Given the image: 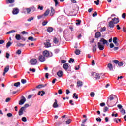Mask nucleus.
Masks as SVG:
<instances>
[{
	"instance_id": "603ef678",
	"label": "nucleus",
	"mask_w": 126,
	"mask_h": 126,
	"mask_svg": "<svg viewBox=\"0 0 126 126\" xmlns=\"http://www.w3.org/2000/svg\"><path fill=\"white\" fill-rule=\"evenodd\" d=\"M96 120L97 121V122H102V119L100 118V117L96 118Z\"/></svg>"
},
{
	"instance_id": "20e7f679",
	"label": "nucleus",
	"mask_w": 126,
	"mask_h": 126,
	"mask_svg": "<svg viewBox=\"0 0 126 126\" xmlns=\"http://www.w3.org/2000/svg\"><path fill=\"white\" fill-rule=\"evenodd\" d=\"M92 76H94V78H95V79H100V77H101V75L98 73H92Z\"/></svg>"
},
{
	"instance_id": "7ed1b4c3",
	"label": "nucleus",
	"mask_w": 126,
	"mask_h": 126,
	"mask_svg": "<svg viewBox=\"0 0 126 126\" xmlns=\"http://www.w3.org/2000/svg\"><path fill=\"white\" fill-rule=\"evenodd\" d=\"M43 55L44 57H52L53 56V53L52 52H49L47 50H45L43 52Z\"/></svg>"
},
{
	"instance_id": "aec40b11",
	"label": "nucleus",
	"mask_w": 126,
	"mask_h": 126,
	"mask_svg": "<svg viewBox=\"0 0 126 126\" xmlns=\"http://www.w3.org/2000/svg\"><path fill=\"white\" fill-rule=\"evenodd\" d=\"M57 74L59 77H62L63 74V72L62 71L60 70L57 72Z\"/></svg>"
},
{
	"instance_id": "cd10ccee",
	"label": "nucleus",
	"mask_w": 126,
	"mask_h": 126,
	"mask_svg": "<svg viewBox=\"0 0 126 126\" xmlns=\"http://www.w3.org/2000/svg\"><path fill=\"white\" fill-rule=\"evenodd\" d=\"M97 47V44H95V45L93 46V53H95L97 51V48H96Z\"/></svg>"
},
{
	"instance_id": "72a5a7b5",
	"label": "nucleus",
	"mask_w": 126,
	"mask_h": 126,
	"mask_svg": "<svg viewBox=\"0 0 126 126\" xmlns=\"http://www.w3.org/2000/svg\"><path fill=\"white\" fill-rule=\"evenodd\" d=\"M17 46H18V47H24V46H25V44H23L19 42L17 44Z\"/></svg>"
},
{
	"instance_id": "a19ab883",
	"label": "nucleus",
	"mask_w": 126,
	"mask_h": 126,
	"mask_svg": "<svg viewBox=\"0 0 126 126\" xmlns=\"http://www.w3.org/2000/svg\"><path fill=\"white\" fill-rule=\"evenodd\" d=\"M22 122H27V119H26V117H23L22 118Z\"/></svg>"
},
{
	"instance_id": "ddd939ff",
	"label": "nucleus",
	"mask_w": 126,
	"mask_h": 126,
	"mask_svg": "<svg viewBox=\"0 0 126 126\" xmlns=\"http://www.w3.org/2000/svg\"><path fill=\"white\" fill-rule=\"evenodd\" d=\"M101 37V32H96L95 34V38L98 39Z\"/></svg>"
},
{
	"instance_id": "bb28decb",
	"label": "nucleus",
	"mask_w": 126,
	"mask_h": 126,
	"mask_svg": "<svg viewBox=\"0 0 126 126\" xmlns=\"http://www.w3.org/2000/svg\"><path fill=\"white\" fill-rule=\"evenodd\" d=\"M44 45L46 48H50V47H51V43H50V42H47L46 43H45Z\"/></svg>"
},
{
	"instance_id": "4468645a",
	"label": "nucleus",
	"mask_w": 126,
	"mask_h": 126,
	"mask_svg": "<svg viewBox=\"0 0 126 126\" xmlns=\"http://www.w3.org/2000/svg\"><path fill=\"white\" fill-rule=\"evenodd\" d=\"M112 20L113 21L114 24H118V23H119V22H120V21L119 20V18H114L112 19Z\"/></svg>"
},
{
	"instance_id": "f3484780",
	"label": "nucleus",
	"mask_w": 126,
	"mask_h": 126,
	"mask_svg": "<svg viewBox=\"0 0 126 126\" xmlns=\"http://www.w3.org/2000/svg\"><path fill=\"white\" fill-rule=\"evenodd\" d=\"M99 42H100V43H103V45H105L106 44H108V40L104 39V38H101L100 39V40L99 41Z\"/></svg>"
},
{
	"instance_id": "ea45409f",
	"label": "nucleus",
	"mask_w": 126,
	"mask_h": 126,
	"mask_svg": "<svg viewBox=\"0 0 126 126\" xmlns=\"http://www.w3.org/2000/svg\"><path fill=\"white\" fill-rule=\"evenodd\" d=\"M106 27H104L103 28H101L100 29V32H104V31H106Z\"/></svg>"
},
{
	"instance_id": "6ab92c4d",
	"label": "nucleus",
	"mask_w": 126,
	"mask_h": 126,
	"mask_svg": "<svg viewBox=\"0 0 126 126\" xmlns=\"http://www.w3.org/2000/svg\"><path fill=\"white\" fill-rule=\"evenodd\" d=\"M49 13H50V9H48L45 11L43 15V16L47 17L48 15H49Z\"/></svg>"
},
{
	"instance_id": "a878e982",
	"label": "nucleus",
	"mask_w": 126,
	"mask_h": 126,
	"mask_svg": "<svg viewBox=\"0 0 126 126\" xmlns=\"http://www.w3.org/2000/svg\"><path fill=\"white\" fill-rule=\"evenodd\" d=\"M53 43H54V44H59V39L56 37H54L53 38Z\"/></svg>"
},
{
	"instance_id": "c756f323",
	"label": "nucleus",
	"mask_w": 126,
	"mask_h": 126,
	"mask_svg": "<svg viewBox=\"0 0 126 126\" xmlns=\"http://www.w3.org/2000/svg\"><path fill=\"white\" fill-rule=\"evenodd\" d=\"M74 53L77 55H80V50H79V49H76Z\"/></svg>"
},
{
	"instance_id": "6e6d98bb",
	"label": "nucleus",
	"mask_w": 126,
	"mask_h": 126,
	"mask_svg": "<svg viewBox=\"0 0 126 126\" xmlns=\"http://www.w3.org/2000/svg\"><path fill=\"white\" fill-rule=\"evenodd\" d=\"M69 103L71 104V106H74V104L73 103V101L72 100H70L69 101Z\"/></svg>"
},
{
	"instance_id": "09e8293b",
	"label": "nucleus",
	"mask_w": 126,
	"mask_h": 126,
	"mask_svg": "<svg viewBox=\"0 0 126 126\" xmlns=\"http://www.w3.org/2000/svg\"><path fill=\"white\" fill-rule=\"evenodd\" d=\"M7 116L8 117V118H11V117H12V114L10 113H9L8 114H7Z\"/></svg>"
},
{
	"instance_id": "0e129e2a",
	"label": "nucleus",
	"mask_w": 126,
	"mask_h": 126,
	"mask_svg": "<svg viewBox=\"0 0 126 126\" xmlns=\"http://www.w3.org/2000/svg\"><path fill=\"white\" fill-rule=\"evenodd\" d=\"M58 93L59 94H63V91L62 89H60L58 90Z\"/></svg>"
},
{
	"instance_id": "dca6fc26",
	"label": "nucleus",
	"mask_w": 126,
	"mask_h": 126,
	"mask_svg": "<svg viewBox=\"0 0 126 126\" xmlns=\"http://www.w3.org/2000/svg\"><path fill=\"white\" fill-rule=\"evenodd\" d=\"M53 108H59V104H58V100L57 99H55V102L53 105Z\"/></svg>"
},
{
	"instance_id": "f03ea898",
	"label": "nucleus",
	"mask_w": 126,
	"mask_h": 126,
	"mask_svg": "<svg viewBox=\"0 0 126 126\" xmlns=\"http://www.w3.org/2000/svg\"><path fill=\"white\" fill-rule=\"evenodd\" d=\"M112 63H114L115 64H118V66H123L124 63L123 62H120L118 60H112Z\"/></svg>"
},
{
	"instance_id": "e433bc0d",
	"label": "nucleus",
	"mask_w": 126,
	"mask_h": 126,
	"mask_svg": "<svg viewBox=\"0 0 126 126\" xmlns=\"http://www.w3.org/2000/svg\"><path fill=\"white\" fill-rule=\"evenodd\" d=\"M109 111V108L108 107H105L103 109L104 113H106V112H108Z\"/></svg>"
},
{
	"instance_id": "473e14b6",
	"label": "nucleus",
	"mask_w": 126,
	"mask_h": 126,
	"mask_svg": "<svg viewBox=\"0 0 126 126\" xmlns=\"http://www.w3.org/2000/svg\"><path fill=\"white\" fill-rule=\"evenodd\" d=\"M72 121V120H71V119H69L67 121H65L66 124L69 125V124H70V123H71Z\"/></svg>"
},
{
	"instance_id": "b1692460",
	"label": "nucleus",
	"mask_w": 126,
	"mask_h": 126,
	"mask_svg": "<svg viewBox=\"0 0 126 126\" xmlns=\"http://www.w3.org/2000/svg\"><path fill=\"white\" fill-rule=\"evenodd\" d=\"M44 94H45V91H41L38 92V95H40L41 97H43V96H44Z\"/></svg>"
},
{
	"instance_id": "774afa93",
	"label": "nucleus",
	"mask_w": 126,
	"mask_h": 126,
	"mask_svg": "<svg viewBox=\"0 0 126 126\" xmlns=\"http://www.w3.org/2000/svg\"><path fill=\"white\" fill-rule=\"evenodd\" d=\"M28 107H29V104H25L24 108L25 109V108H28Z\"/></svg>"
},
{
	"instance_id": "c9c22d12",
	"label": "nucleus",
	"mask_w": 126,
	"mask_h": 126,
	"mask_svg": "<svg viewBox=\"0 0 126 126\" xmlns=\"http://www.w3.org/2000/svg\"><path fill=\"white\" fill-rule=\"evenodd\" d=\"M76 21L77 22L76 23V25H80V23H81V20H76Z\"/></svg>"
},
{
	"instance_id": "f704fd0d",
	"label": "nucleus",
	"mask_w": 126,
	"mask_h": 126,
	"mask_svg": "<svg viewBox=\"0 0 126 126\" xmlns=\"http://www.w3.org/2000/svg\"><path fill=\"white\" fill-rule=\"evenodd\" d=\"M73 98H75V99H78V94H76V93H74L73 95Z\"/></svg>"
},
{
	"instance_id": "3c124183",
	"label": "nucleus",
	"mask_w": 126,
	"mask_h": 126,
	"mask_svg": "<svg viewBox=\"0 0 126 126\" xmlns=\"http://www.w3.org/2000/svg\"><path fill=\"white\" fill-rule=\"evenodd\" d=\"M30 71H32V72H36V69L35 68H30L29 69Z\"/></svg>"
},
{
	"instance_id": "37998d69",
	"label": "nucleus",
	"mask_w": 126,
	"mask_h": 126,
	"mask_svg": "<svg viewBox=\"0 0 126 126\" xmlns=\"http://www.w3.org/2000/svg\"><path fill=\"white\" fill-rule=\"evenodd\" d=\"M21 83L23 84H25V83H26V82H27V81H26V79H22L21 80Z\"/></svg>"
},
{
	"instance_id": "79ce46f5",
	"label": "nucleus",
	"mask_w": 126,
	"mask_h": 126,
	"mask_svg": "<svg viewBox=\"0 0 126 126\" xmlns=\"http://www.w3.org/2000/svg\"><path fill=\"white\" fill-rule=\"evenodd\" d=\"M34 20V17H32L29 18L27 20V21H29V22H30L32 21V20Z\"/></svg>"
},
{
	"instance_id": "052dcab7",
	"label": "nucleus",
	"mask_w": 126,
	"mask_h": 126,
	"mask_svg": "<svg viewBox=\"0 0 126 126\" xmlns=\"http://www.w3.org/2000/svg\"><path fill=\"white\" fill-rule=\"evenodd\" d=\"M16 54H18V55H20V54H21V51L20 50H18L16 52Z\"/></svg>"
},
{
	"instance_id": "9b49d317",
	"label": "nucleus",
	"mask_w": 126,
	"mask_h": 126,
	"mask_svg": "<svg viewBox=\"0 0 126 126\" xmlns=\"http://www.w3.org/2000/svg\"><path fill=\"white\" fill-rule=\"evenodd\" d=\"M51 12H50V16H53L56 13V11H55V9H54V7H51Z\"/></svg>"
},
{
	"instance_id": "39448f33",
	"label": "nucleus",
	"mask_w": 126,
	"mask_h": 126,
	"mask_svg": "<svg viewBox=\"0 0 126 126\" xmlns=\"http://www.w3.org/2000/svg\"><path fill=\"white\" fill-rule=\"evenodd\" d=\"M30 63L32 65H36L37 63H38V60L35 58H33L30 60Z\"/></svg>"
},
{
	"instance_id": "f8f14e48",
	"label": "nucleus",
	"mask_w": 126,
	"mask_h": 126,
	"mask_svg": "<svg viewBox=\"0 0 126 126\" xmlns=\"http://www.w3.org/2000/svg\"><path fill=\"white\" fill-rule=\"evenodd\" d=\"M24 110H25L24 109V107H21L20 110H19V116H22V115L23 114V111H24Z\"/></svg>"
},
{
	"instance_id": "c03bdc74",
	"label": "nucleus",
	"mask_w": 126,
	"mask_h": 126,
	"mask_svg": "<svg viewBox=\"0 0 126 126\" xmlns=\"http://www.w3.org/2000/svg\"><path fill=\"white\" fill-rule=\"evenodd\" d=\"M68 62L70 63H74V59L73 58H70L69 60L68 61Z\"/></svg>"
},
{
	"instance_id": "4c0bfd02",
	"label": "nucleus",
	"mask_w": 126,
	"mask_h": 126,
	"mask_svg": "<svg viewBox=\"0 0 126 126\" xmlns=\"http://www.w3.org/2000/svg\"><path fill=\"white\" fill-rule=\"evenodd\" d=\"M28 40L33 41H34V37H33L32 36H30L28 37Z\"/></svg>"
},
{
	"instance_id": "13d9d810",
	"label": "nucleus",
	"mask_w": 126,
	"mask_h": 126,
	"mask_svg": "<svg viewBox=\"0 0 126 126\" xmlns=\"http://www.w3.org/2000/svg\"><path fill=\"white\" fill-rule=\"evenodd\" d=\"M42 85H39L36 86V88H42L44 87V86H42Z\"/></svg>"
},
{
	"instance_id": "5701e85b",
	"label": "nucleus",
	"mask_w": 126,
	"mask_h": 126,
	"mask_svg": "<svg viewBox=\"0 0 126 126\" xmlns=\"http://www.w3.org/2000/svg\"><path fill=\"white\" fill-rule=\"evenodd\" d=\"M53 30H54V29L51 27H48L47 29V31L48 33H52V32H53Z\"/></svg>"
},
{
	"instance_id": "412c9836",
	"label": "nucleus",
	"mask_w": 126,
	"mask_h": 126,
	"mask_svg": "<svg viewBox=\"0 0 126 126\" xmlns=\"http://www.w3.org/2000/svg\"><path fill=\"white\" fill-rule=\"evenodd\" d=\"M19 12V10H18L17 8H14L13 9V10L12 11L13 14H17Z\"/></svg>"
},
{
	"instance_id": "58836bf2",
	"label": "nucleus",
	"mask_w": 126,
	"mask_h": 126,
	"mask_svg": "<svg viewBox=\"0 0 126 126\" xmlns=\"http://www.w3.org/2000/svg\"><path fill=\"white\" fill-rule=\"evenodd\" d=\"M120 112L122 114V115H125L126 114V111L125 110V109H124V108H122Z\"/></svg>"
},
{
	"instance_id": "8fccbe9b",
	"label": "nucleus",
	"mask_w": 126,
	"mask_h": 126,
	"mask_svg": "<svg viewBox=\"0 0 126 126\" xmlns=\"http://www.w3.org/2000/svg\"><path fill=\"white\" fill-rule=\"evenodd\" d=\"M43 8L44 7H43V6H40V5L38 6V9H40V10H43Z\"/></svg>"
},
{
	"instance_id": "5fc2aeb1",
	"label": "nucleus",
	"mask_w": 126,
	"mask_h": 126,
	"mask_svg": "<svg viewBox=\"0 0 126 126\" xmlns=\"http://www.w3.org/2000/svg\"><path fill=\"white\" fill-rule=\"evenodd\" d=\"M114 100V97H113L112 95H110L109 96V101H113Z\"/></svg>"
},
{
	"instance_id": "6e6552de",
	"label": "nucleus",
	"mask_w": 126,
	"mask_h": 126,
	"mask_svg": "<svg viewBox=\"0 0 126 126\" xmlns=\"http://www.w3.org/2000/svg\"><path fill=\"white\" fill-rule=\"evenodd\" d=\"M108 27H110V28H114L115 27V24L112 20L108 22Z\"/></svg>"
},
{
	"instance_id": "e2e57ef3",
	"label": "nucleus",
	"mask_w": 126,
	"mask_h": 126,
	"mask_svg": "<svg viewBox=\"0 0 126 126\" xmlns=\"http://www.w3.org/2000/svg\"><path fill=\"white\" fill-rule=\"evenodd\" d=\"M44 16L43 15L37 16L38 19H41Z\"/></svg>"
},
{
	"instance_id": "f257e3e1",
	"label": "nucleus",
	"mask_w": 126,
	"mask_h": 126,
	"mask_svg": "<svg viewBox=\"0 0 126 126\" xmlns=\"http://www.w3.org/2000/svg\"><path fill=\"white\" fill-rule=\"evenodd\" d=\"M27 13L29 14L30 13H33L34 11H36V8L34 6H31L30 8H26Z\"/></svg>"
},
{
	"instance_id": "1a4fd4ad",
	"label": "nucleus",
	"mask_w": 126,
	"mask_h": 126,
	"mask_svg": "<svg viewBox=\"0 0 126 126\" xmlns=\"http://www.w3.org/2000/svg\"><path fill=\"white\" fill-rule=\"evenodd\" d=\"M118 38L117 37H114L113 39V43L115 44V46H119V42H118Z\"/></svg>"
},
{
	"instance_id": "de8ad7c7",
	"label": "nucleus",
	"mask_w": 126,
	"mask_h": 126,
	"mask_svg": "<svg viewBox=\"0 0 126 126\" xmlns=\"http://www.w3.org/2000/svg\"><path fill=\"white\" fill-rule=\"evenodd\" d=\"M47 24H48V21H44V22L42 23V25H43V26H45V25H47Z\"/></svg>"
},
{
	"instance_id": "c85d7f7f",
	"label": "nucleus",
	"mask_w": 126,
	"mask_h": 126,
	"mask_svg": "<svg viewBox=\"0 0 126 126\" xmlns=\"http://www.w3.org/2000/svg\"><path fill=\"white\" fill-rule=\"evenodd\" d=\"M14 86H15V87H19V86H20V82H18L15 83L14 84Z\"/></svg>"
},
{
	"instance_id": "0eeeda50",
	"label": "nucleus",
	"mask_w": 126,
	"mask_h": 126,
	"mask_svg": "<svg viewBox=\"0 0 126 126\" xmlns=\"http://www.w3.org/2000/svg\"><path fill=\"white\" fill-rule=\"evenodd\" d=\"M22 97L23 98V99H21L19 101V105H23V104H24V103H25V102L26 101V99L25 98V97H24V96H22Z\"/></svg>"
},
{
	"instance_id": "423d86ee",
	"label": "nucleus",
	"mask_w": 126,
	"mask_h": 126,
	"mask_svg": "<svg viewBox=\"0 0 126 126\" xmlns=\"http://www.w3.org/2000/svg\"><path fill=\"white\" fill-rule=\"evenodd\" d=\"M97 46H98V49L100 51H103V50H104V49H105V46H104L103 45H102V43H101V42H98Z\"/></svg>"
},
{
	"instance_id": "864d4df0",
	"label": "nucleus",
	"mask_w": 126,
	"mask_h": 126,
	"mask_svg": "<svg viewBox=\"0 0 126 126\" xmlns=\"http://www.w3.org/2000/svg\"><path fill=\"white\" fill-rule=\"evenodd\" d=\"M109 47H110V48H113L115 47V45L113 43H110Z\"/></svg>"
},
{
	"instance_id": "4be33fe9",
	"label": "nucleus",
	"mask_w": 126,
	"mask_h": 126,
	"mask_svg": "<svg viewBox=\"0 0 126 126\" xmlns=\"http://www.w3.org/2000/svg\"><path fill=\"white\" fill-rule=\"evenodd\" d=\"M68 63H65L63 65V68L65 69L66 71H67V69H68Z\"/></svg>"
},
{
	"instance_id": "680f3d73",
	"label": "nucleus",
	"mask_w": 126,
	"mask_h": 126,
	"mask_svg": "<svg viewBox=\"0 0 126 126\" xmlns=\"http://www.w3.org/2000/svg\"><path fill=\"white\" fill-rule=\"evenodd\" d=\"M33 96V94H30L28 96V99H31V98Z\"/></svg>"
},
{
	"instance_id": "7c9ffc66",
	"label": "nucleus",
	"mask_w": 126,
	"mask_h": 126,
	"mask_svg": "<svg viewBox=\"0 0 126 126\" xmlns=\"http://www.w3.org/2000/svg\"><path fill=\"white\" fill-rule=\"evenodd\" d=\"M9 70V66L7 65V66H6L5 67V68L4 69V71L5 72H7V71H8Z\"/></svg>"
},
{
	"instance_id": "69168bd1",
	"label": "nucleus",
	"mask_w": 126,
	"mask_h": 126,
	"mask_svg": "<svg viewBox=\"0 0 126 126\" xmlns=\"http://www.w3.org/2000/svg\"><path fill=\"white\" fill-rule=\"evenodd\" d=\"M105 102H103L100 104V106L101 107H105Z\"/></svg>"
},
{
	"instance_id": "bf43d9fd",
	"label": "nucleus",
	"mask_w": 126,
	"mask_h": 126,
	"mask_svg": "<svg viewBox=\"0 0 126 126\" xmlns=\"http://www.w3.org/2000/svg\"><path fill=\"white\" fill-rule=\"evenodd\" d=\"M9 56H10L9 53H6V58L7 59H9Z\"/></svg>"
},
{
	"instance_id": "49530a36",
	"label": "nucleus",
	"mask_w": 126,
	"mask_h": 126,
	"mask_svg": "<svg viewBox=\"0 0 126 126\" xmlns=\"http://www.w3.org/2000/svg\"><path fill=\"white\" fill-rule=\"evenodd\" d=\"M90 96H91V97H94L95 96V93H94V92H91Z\"/></svg>"
},
{
	"instance_id": "2eb2a0df",
	"label": "nucleus",
	"mask_w": 126,
	"mask_h": 126,
	"mask_svg": "<svg viewBox=\"0 0 126 126\" xmlns=\"http://www.w3.org/2000/svg\"><path fill=\"white\" fill-rule=\"evenodd\" d=\"M107 67L110 70L113 71L114 70V67L113 66V64H111V63H109L107 65Z\"/></svg>"
},
{
	"instance_id": "a211bd4d",
	"label": "nucleus",
	"mask_w": 126,
	"mask_h": 126,
	"mask_svg": "<svg viewBox=\"0 0 126 126\" xmlns=\"http://www.w3.org/2000/svg\"><path fill=\"white\" fill-rule=\"evenodd\" d=\"M83 85V83L81 81H78L77 82V86L78 87H81Z\"/></svg>"
},
{
	"instance_id": "4d7b16f0",
	"label": "nucleus",
	"mask_w": 126,
	"mask_h": 126,
	"mask_svg": "<svg viewBox=\"0 0 126 126\" xmlns=\"http://www.w3.org/2000/svg\"><path fill=\"white\" fill-rule=\"evenodd\" d=\"M9 3H13L14 2V0H8Z\"/></svg>"
},
{
	"instance_id": "393cba45",
	"label": "nucleus",
	"mask_w": 126,
	"mask_h": 126,
	"mask_svg": "<svg viewBox=\"0 0 126 126\" xmlns=\"http://www.w3.org/2000/svg\"><path fill=\"white\" fill-rule=\"evenodd\" d=\"M15 39L17 41H19V40H21V37L20 36V35L16 34L15 36Z\"/></svg>"
},
{
	"instance_id": "a18cd8bd",
	"label": "nucleus",
	"mask_w": 126,
	"mask_h": 126,
	"mask_svg": "<svg viewBox=\"0 0 126 126\" xmlns=\"http://www.w3.org/2000/svg\"><path fill=\"white\" fill-rule=\"evenodd\" d=\"M94 3H95L96 5H99V3H100V0H97V1H94Z\"/></svg>"
},
{
	"instance_id": "338daca9",
	"label": "nucleus",
	"mask_w": 126,
	"mask_h": 126,
	"mask_svg": "<svg viewBox=\"0 0 126 126\" xmlns=\"http://www.w3.org/2000/svg\"><path fill=\"white\" fill-rule=\"evenodd\" d=\"M117 107H118V108H119V109H122V108H123V106H122V105H121V104H118V105H117Z\"/></svg>"
},
{
	"instance_id": "9d476101",
	"label": "nucleus",
	"mask_w": 126,
	"mask_h": 126,
	"mask_svg": "<svg viewBox=\"0 0 126 126\" xmlns=\"http://www.w3.org/2000/svg\"><path fill=\"white\" fill-rule=\"evenodd\" d=\"M45 56L44 55H40L39 56V60L40 62H45Z\"/></svg>"
},
{
	"instance_id": "2f4dec72",
	"label": "nucleus",
	"mask_w": 126,
	"mask_h": 126,
	"mask_svg": "<svg viewBox=\"0 0 126 126\" xmlns=\"http://www.w3.org/2000/svg\"><path fill=\"white\" fill-rule=\"evenodd\" d=\"M12 44V43L10 42V41H9L7 42V43L6 44V48H9V47H10L11 46V45Z\"/></svg>"
}]
</instances>
